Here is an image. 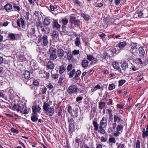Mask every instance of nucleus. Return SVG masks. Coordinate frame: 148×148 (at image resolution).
<instances>
[{"label": "nucleus", "instance_id": "obj_25", "mask_svg": "<svg viewBox=\"0 0 148 148\" xmlns=\"http://www.w3.org/2000/svg\"><path fill=\"white\" fill-rule=\"evenodd\" d=\"M51 23V20L48 17L45 18L44 19V23L46 25H49Z\"/></svg>", "mask_w": 148, "mask_h": 148}, {"label": "nucleus", "instance_id": "obj_19", "mask_svg": "<svg viewBox=\"0 0 148 148\" xmlns=\"http://www.w3.org/2000/svg\"><path fill=\"white\" fill-rule=\"evenodd\" d=\"M125 42H122L119 43L117 44L118 47L120 48V50H122L123 48L126 45Z\"/></svg>", "mask_w": 148, "mask_h": 148}, {"label": "nucleus", "instance_id": "obj_20", "mask_svg": "<svg viewBox=\"0 0 148 148\" xmlns=\"http://www.w3.org/2000/svg\"><path fill=\"white\" fill-rule=\"evenodd\" d=\"M88 62L86 60H84L82 61L81 64L82 66L84 68L87 67L88 65Z\"/></svg>", "mask_w": 148, "mask_h": 148}, {"label": "nucleus", "instance_id": "obj_17", "mask_svg": "<svg viewBox=\"0 0 148 148\" xmlns=\"http://www.w3.org/2000/svg\"><path fill=\"white\" fill-rule=\"evenodd\" d=\"M48 37L46 35H44L42 38V41L43 45L45 46H46L47 45L48 42Z\"/></svg>", "mask_w": 148, "mask_h": 148}, {"label": "nucleus", "instance_id": "obj_63", "mask_svg": "<svg viewBox=\"0 0 148 148\" xmlns=\"http://www.w3.org/2000/svg\"><path fill=\"white\" fill-rule=\"evenodd\" d=\"M107 140V138L104 136H102L101 138V141L102 142H106Z\"/></svg>", "mask_w": 148, "mask_h": 148}, {"label": "nucleus", "instance_id": "obj_38", "mask_svg": "<svg viewBox=\"0 0 148 148\" xmlns=\"http://www.w3.org/2000/svg\"><path fill=\"white\" fill-rule=\"evenodd\" d=\"M31 119L32 121L35 122L37 121L38 118L36 116L32 114L31 116Z\"/></svg>", "mask_w": 148, "mask_h": 148}, {"label": "nucleus", "instance_id": "obj_21", "mask_svg": "<svg viewBox=\"0 0 148 148\" xmlns=\"http://www.w3.org/2000/svg\"><path fill=\"white\" fill-rule=\"evenodd\" d=\"M121 66L122 69L124 71H126L128 68V64L126 62L123 63L121 65Z\"/></svg>", "mask_w": 148, "mask_h": 148}, {"label": "nucleus", "instance_id": "obj_42", "mask_svg": "<svg viewBox=\"0 0 148 148\" xmlns=\"http://www.w3.org/2000/svg\"><path fill=\"white\" fill-rule=\"evenodd\" d=\"M103 127H99V130H98V131L100 133L103 134H105L106 132L105 130L103 128Z\"/></svg>", "mask_w": 148, "mask_h": 148}, {"label": "nucleus", "instance_id": "obj_1", "mask_svg": "<svg viewBox=\"0 0 148 148\" xmlns=\"http://www.w3.org/2000/svg\"><path fill=\"white\" fill-rule=\"evenodd\" d=\"M44 110L45 112V113L47 115L52 116L54 113V109L50 107V105L47 103H44L43 106Z\"/></svg>", "mask_w": 148, "mask_h": 148}, {"label": "nucleus", "instance_id": "obj_23", "mask_svg": "<svg viewBox=\"0 0 148 148\" xmlns=\"http://www.w3.org/2000/svg\"><path fill=\"white\" fill-rule=\"evenodd\" d=\"M81 16L84 18L86 21H88L90 18V16L87 14H85L83 13H81Z\"/></svg>", "mask_w": 148, "mask_h": 148}, {"label": "nucleus", "instance_id": "obj_12", "mask_svg": "<svg viewBox=\"0 0 148 148\" xmlns=\"http://www.w3.org/2000/svg\"><path fill=\"white\" fill-rule=\"evenodd\" d=\"M18 60L19 61L23 62L26 60V58L23 53H20L18 57Z\"/></svg>", "mask_w": 148, "mask_h": 148}, {"label": "nucleus", "instance_id": "obj_28", "mask_svg": "<svg viewBox=\"0 0 148 148\" xmlns=\"http://www.w3.org/2000/svg\"><path fill=\"white\" fill-rule=\"evenodd\" d=\"M105 103L104 102L100 101L99 103V108L101 109L103 108L105 106Z\"/></svg>", "mask_w": 148, "mask_h": 148}, {"label": "nucleus", "instance_id": "obj_51", "mask_svg": "<svg viewBox=\"0 0 148 148\" xmlns=\"http://www.w3.org/2000/svg\"><path fill=\"white\" fill-rule=\"evenodd\" d=\"M51 77H52L53 78V79H58V75L56 74H52L51 75Z\"/></svg>", "mask_w": 148, "mask_h": 148}, {"label": "nucleus", "instance_id": "obj_31", "mask_svg": "<svg viewBox=\"0 0 148 148\" xmlns=\"http://www.w3.org/2000/svg\"><path fill=\"white\" fill-rule=\"evenodd\" d=\"M106 110L109 113V119H111L112 118L113 115H112V111L110 109H107Z\"/></svg>", "mask_w": 148, "mask_h": 148}, {"label": "nucleus", "instance_id": "obj_34", "mask_svg": "<svg viewBox=\"0 0 148 148\" xmlns=\"http://www.w3.org/2000/svg\"><path fill=\"white\" fill-rule=\"evenodd\" d=\"M8 36L9 37L10 40H14L16 39V36L13 34H8Z\"/></svg>", "mask_w": 148, "mask_h": 148}, {"label": "nucleus", "instance_id": "obj_7", "mask_svg": "<svg viewBox=\"0 0 148 148\" xmlns=\"http://www.w3.org/2000/svg\"><path fill=\"white\" fill-rule=\"evenodd\" d=\"M114 122L118 124L121 123L123 121V120L119 117L117 113L114 115Z\"/></svg>", "mask_w": 148, "mask_h": 148}, {"label": "nucleus", "instance_id": "obj_55", "mask_svg": "<svg viewBox=\"0 0 148 148\" xmlns=\"http://www.w3.org/2000/svg\"><path fill=\"white\" fill-rule=\"evenodd\" d=\"M11 131L12 132L15 133L16 134H17L18 133V131L17 130H16L14 128H12L11 129Z\"/></svg>", "mask_w": 148, "mask_h": 148}, {"label": "nucleus", "instance_id": "obj_9", "mask_svg": "<svg viewBox=\"0 0 148 148\" xmlns=\"http://www.w3.org/2000/svg\"><path fill=\"white\" fill-rule=\"evenodd\" d=\"M77 88L75 85L70 86L68 88L67 91L69 93H72L77 92Z\"/></svg>", "mask_w": 148, "mask_h": 148}, {"label": "nucleus", "instance_id": "obj_32", "mask_svg": "<svg viewBox=\"0 0 148 148\" xmlns=\"http://www.w3.org/2000/svg\"><path fill=\"white\" fill-rule=\"evenodd\" d=\"M112 65L113 68L115 69L116 70L119 69V65L118 63L116 62H114L113 63Z\"/></svg>", "mask_w": 148, "mask_h": 148}, {"label": "nucleus", "instance_id": "obj_22", "mask_svg": "<svg viewBox=\"0 0 148 148\" xmlns=\"http://www.w3.org/2000/svg\"><path fill=\"white\" fill-rule=\"evenodd\" d=\"M142 137L144 138L145 137L148 136V131L143 128L142 131Z\"/></svg>", "mask_w": 148, "mask_h": 148}, {"label": "nucleus", "instance_id": "obj_41", "mask_svg": "<svg viewBox=\"0 0 148 148\" xmlns=\"http://www.w3.org/2000/svg\"><path fill=\"white\" fill-rule=\"evenodd\" d=\"M49 8L51 11H53L57 8V6L56 5H50Z\"/></svg>", "mask_w": 148, "mask_h": 148}, {"label": "nucleus", "instance_id": "obj_40", "mask_svg": "<svg viewBox=\"0 0 148 148\" xmlns=\"http://www.w3.org/2000/svg\"><path fill=\"white\" fill-rule=\"evenodd\" d=\"M115 88V86L114 84L112 83L109 84L108 89L109 90H111Z\"/></svg>", "mask_w": 148, "mask_h": 148}, {"label": "nucleus", "instance_id": "obj_62", "mask_svg": "<svg viewBox=\"0 0 148 148\" xmlns=\"http://www.w3.org/2000/svg\"><path fill=\"white\" fill-rule=\"evenodd\" d=\"M108 56V53L106 52H104L103 54L102 55V57L103 58H105Z\"/></svg>", "mask_w": 148, "mask_h": 148}, {"label": "nucleus", "instance_id": "obj_59", "mask_svg": "<svg viewBox=\"0 0 148 148\" xmlns=\"http://www.w3.org/2000/svg\"><path fill=\"white\" fill-rule=\"evenodd\" d=\"M4 92H5L4 90H0V97H4L5 95V94L4 93Z\"/></svg>", "mask_w": 148, "mask_h": 148}, {"label": "nucleus", "instance_id": "obj_13", "mask_svg": "<svg viewBox=\"0 0 148 148\" xmlns=\"http://www.w3.org/2000/svg\"><path fill=\"white\" fill-rule=\"evenodd\" d=\"M30 65L31 67L33 69L35 70L37 68L38 65L36 62L34 60H32L31 61Z\"/></svg>", "mask_w": 148, "mask_h": 148}, {"label": "nucleus", "instance_id": "obj_49", "mask_svg": "<svg viewBox=\"0 0 148 148\" xmlns=\"http://www.w3.org/2000/svg\"><path fill=\"white\" fill-rule=\"evenodd\" d=\"M73 68V65L71 64H69L67 67V70L68 71H70Z\"/></svg>", "mask_w": 148, "mask_h": 148}, {"label": "nucleus", "instance_id": "obj_46", "mask_svg": "<svg viewBox=\"0 0 148 148\" xmlns=\"http://www.w3.org/2000/svg\"><path fill=\"white\" fill-rule=\"evenodd\" d=\"M73 125H70L69 124V132L70 134H71L73 132Z\"/></svg>", "mask_w": 148, "mask_h": 148}, {"label": "nucleus", "instance_id": "obj_18", "mask_svg": "<svg viewBox=\"0 0 148 148\" xmlns=\"http://www.w3.org/2000/svg\"><path fill=\"white\" fill-rule=\"evenodd\" d=\"M20 22L21 23L22 27H23V26L25 24V22L24 20L22 18H20L19 20H18L17 21V24L20 27H21V25Z\"/></svg>", "mask_w": 148, "mask_h": 148}, {"label": "nucleus", "instance_id": "obj_39", "mask_svg": "<svg viewBox=\"0 0 148 148\" xmlns=\"http://www.w3.org/2000/svg\"><path fill=\"white\" fill-rule=\"evenodd\" d=\"M108 140L110 143H116L115 138L114 137L109 138Z\"/></svg>", "mask_w": 148, "mask_h": 148}, {"label": "nucleus", "instance_id": "obj_27", "mask_svg": "<svg viewBox=\"0 0 148 148\" xmlns=\"http://www.w3.org/2000/svg\"><path fill=\"white\" fill-rule=\"evenodd\" d=\"M138 50L139 51V53L140 56H143L145 54V51L143 48L142 47H140L138 48Z\"/></svg>", "mask_w": 148, "mask_h": 148}, {"label": "nucleus", "instance_id": "obj_3", "mask_svg": "<svg viewBox=\"0 0 148 148\" xmlns=\"http://www.w3.org/2000/svg\"><path fill=\"white\" fill-rule=\"evenodd\" d=\"M49 51L50 53V58L51 60H55L56 59L57 56L56 54V51L55 48L53 47H50Z\"/></svg>", "mask_w": 148, "mask_h": 148}, {"label": "nucleus", "instance_id": "obj_44", "mask_svg": "<svg viewBox=\"0 0 148 148\" xmlns=\"http://www.w3.org/2000/svg\"><path fill=\"white\" fill-rule=\"evenodd\" d=\"M126 82L125 79H122L119 81V86H121L122 85Z\"/></svg>", "mask_w": 148, "mask_h": 148}, {"label": "nucleus", "instance_id": "obj_54", "mask_svg": "<svg viewBox=\"0 0 148 148\" xmlns=\"http://www.w3.org/2000/svg\"><path fill=\"white\" fill-rule=\"evenodd\" d=\"M63 79V78L62 77H60L59 78L58 83L60 85H61L62 83V81Z\"/></svg>", "mask_w": 148, "mask_h": 148}, {"label": "nucleus", "instance_id": "obj_57", "mask_svg": "<svg viewBox=\"0 0 148 148\" xmlns=\"http://www.w3.org/2000/svg\"><path fill=\"white\" fill-rule=\"evenodd\" d=\"M73 55L72 54H69V53H68V54L67 55V57L69 60H71L73 58Z\"/></svg>", "mask_w": 148, "mask_h": 148}, {"label": "nucleus", "instance_id": "obj_48", "mask_svg": "<svg viewBox=\"0 0 148 148\" xmlns=\"http://www.w3.org/2000/svg\"><path fill=\"white\" fill-rule=\"evenodd\" d=\"M86 57L87 59L90 61L92 60L94 57L92 55H87Z\"/></svg>", "mask_w": 148, "mask_h": 148}, {"label": "nucleus", "instance_id": "obj_58", "mask_svg": "<svg viewBox=\"0 0 148 148\" xmlns=\"http://www.w3.org/2000/svg\"><path fill=\"white\" fill-rule=\"evenodd\" d=\"M78 109L77 107H75L73 110L74 112L75 113V114H76V115H77V113L78 112Z\"/></svg>", "mask_w": 148, "mask_h": 148}, {"label": "nucleus", "instance_id": "obj_61", "mask_svg": "<svg viewBox=\"0 0 148 148\" xmlns=\"http://www.w3.org/2000/svg\"><path fill=\"white\" fill-rule=\"evenodd\" d=\"M68 121L69 123V124H70V125H73V124L74 123V120H73V119H68Z\"/></svg>", "mask_w": 148, "mask_h": 148}, {"label": "nucleus", "instance_id": "obj_10", "mask_svg": "<svg viewBox=\"0 0 148 148\" xmlns=\"http://www.w3.org/2000/svg\"><path fill=\"white\" fill-rule=\"evenodd\" d=\"M57 55L58 57L62 58L65 54L64 51L62 49H58L57 51Z\"/></svg>", "mask_w": 148, "mask_h": 148}, {"label": "nucleus", "instance_id": "obj_64", "mask_svg": "<svg viewBox=\"0 0 148 148\" xmlns=\"http://www.w3.org/2000/svg\"><path fill=\"white\" fill-rule=\"evenodd\" d=\"M47 87L49 90H51L53 88V86L51 83H49L47 85Z\"/></svg>", "mask_w": 148, "mask_h": 148}, {"label": "nucleus", "instance_id": "obj_5", "mask_svg": "<svg viewBox=\"0 0 148 148\" xmlns=\"http://www.w3.org/2000/svg\"><path fill=\"white\" fill-rule=\"evenodd\" d=\"M107 116L103 117L100 121L99 127H105L107 125Z\"/></svg>", "mask_w": 148, "mask_h": 148}, {"label": "nucleus", "instance_id": "obj_33", "mask_svg": "<svg viewBox=\"0 0 148 148\" xmlns=\"http://www.w3.org/2000/svg\"><path fill=\"white\" fill-rule=\"evenodd\" d=\"M92 124L94 127L95 130L97 131L99 128V125L97 124V122L94 121H93Z\"/></svg>", "mask_w": 148, "mask_h": 148}, {"label": "nucleus", "instance_id": "obj_30", "mask_svg": "<svg viewBox=\"0 0 148 148\" xmlns=\"http://www.w3.org/2000/svg\"><path fill=\"white\" fill-rule=\"evenodd\" d=\"M102 88V85L101 84H97L94 87V89L92 90V91H95L97 89H100Z\"/></svg>", "mask_w": 148, "mask_h": 148}, {"label": "nucleus", "instance_id": "obj_15", "mask_svg": "<svg viewBox=\"0 0 148 148\" xmlns=\"http://www.w3.org/2000/svg\"><path fill=\"white\" fill-rule=\"evenodd\" d=\"M30 76V72L28 71H25L23 75V77L26 79H29Z\"/></svg>", "mask_w": 148, "mask_h": 148}, {"label": "nucleus", "instance_id": "obj_6", "mask_svg": "<svg viewBox=\"0 0 148 148\" xmlns=\"http://www.w3.org/2000/svg\"><path fill=\"white\" fill-rule=\"evenodd\" d=\"M36 31L35 27L32 26L27 31V36L28 37L30 36H32V35L36 36L35 34Z\"/></svg>", "mask_w": 148, "mask_h": 148}, {"label": "nucleus", "instance_id": "obj_26", "mask_svg": "<svg viewBox=\"0 0 148 148\" xmlns=\"http://www.w3.org/2000/svg\"><path fill=\"white\" fill-rule=\"evenodd\" d=\"M65 67L64 65H62L60 66L59 70V73L60 74H62L65 71Z\"/></svg>", "mask_w": 148, "mask_h": 148}, {"label": "nucleus", "instance_id": "obj_52", "mask_svg": "<svg viewBox=\"0 0 148 148\" xmlns=\"http://www.w3.org/2000/svg\"><path fill=\"white\" fill-rule=\"evenodd\" d=\"M67 110L68 112L70 114H72L73 112V110L72 107L71 106H69Z\"/></svg>", "mask_w": 148, "mask_h": 148}, {"label": "nucleus", "instance_id": "obj_11", "mask_svg": "<svg viewBox=\"0 0 148 148\" xmlns=\"http://www.w3.org/2000/svg\"><path fill=\"white\" fill-rule=\"evenodd\" d=\"M41 109L38 106H33L32 107V110L33 112L35 114H37Z\"/></svg>", "mask_w": 148, "mask_h": 148}, {"label": "nucleus", "instance_id": "obj_35", "mask_svg": "<svg viewBox=\"0 0 148 148\" xmlns=\"http://www.w3.org/2000/svg\"><path fill=\"white\" fill-rule=\"evenodd\" d=\"M12 7V5L10 4H8L5 6V9L7 11L11 10Z\"/></svg>", "mask_w": 148, "mask_h": 148}, {"label": "nucleus", "instance_id": "obj_56", "mask_svg": "<svg viewBox=\"0 0 148 148\" xmlns=\"http://www.w3.org/2000/svg\"><path fill=\"white\" fill-rule=\"evenodd\" d=\"M130 69H131L133 71H135L137 70L138 69L137 67H136V66H132L131 67H130Z\"/></svg>", "mask_w": 148, "mask_h": 148}, {"label": "nucleus", "instance_id": "obj_2", "mask_svg": "<svg viewBox=\"0 0 148 148\" xmlns=\"http://www.w3.org/2000/svg\"><path fill=\"white\" fill-rule=\"evenodd\" d=\"M137 43H136L132 42L130 46V52L134 56H136L138 53V49L137 47Z\"/></svg>", "mask_w": 148, "mask_h": 148}, {"label": "nucleus", "instance_id": "obj_50", "mask_svg": "<svg viewBox=\"0 0 148 148\" xmlns=\"http://www.w3.org/2000/svg\"><path fill=\"white\" fill-rule=\"evenodd\" d=\"M62 23L64 25H66L68 23V20L66 18H63L62 19Z\"/></svg>", "mask_w": 148, "mask_h": 148}, {"label": "nucleus", "instance_id": "obj_45", "mask_svg": "<svg viewBox=\"0 0 148 148\" xmlns=\"http://www.w3.org/2000/svg\"><path fill=\"white\" fill-rule=\"evenodd\" d=\"M79 50H74L72 52V55H76L79 54Z\"/></svg>", "mask_w": 148, "mask_h": 148}, {"label": "nucleus", "instance_id": "obj_14", "mask_svg": "<svg viewBox=\"0 0 148 148\" xmlns=\"http://www.w3.org/2000/svg\"><path fill=\"white\" fill-rule=\"evenodd\" d=\"M144 14L142 11H139L136 12L134 15L135 18H141L144 16Z\"/></svg>", "mask_w": 148, "mask_h": 148}, {"label": "nucleus", "instance_id": "obj_4", "mask_svg": "<svg viewBox=\"0 0 148 148\" xmlns=\"http://www.w3.org/2000/svg\"><path fill=\"white\" fill-rule=\"evenodd\" d=\"M13 108L16 110L18 112H19L21 114H23V110L24 108V105L22 104H19L17 105L14 104Z\"/></svg>", "mask_w": 148, "mask_h": 148}, {"label": "nucleus", "instance_id": "obj_16", "mask_svg": "<svg viewBox=\"0 0 148 148\" xmlns=\"http://www.w3.org/2000/svg\"><path fill=\"white\" fill-rule=\"evenodd\" d=\"M47 68L50 69H53L54 67V64L51 61H48L47 63Z\"/></svg>", "mask_w": 148, "mask_h": 148}, {"label": "nucleus", "instance_id": "obj_37", "mask_svg": "<svg viewBox=\"0 0 148 148\" xmlns=\"http://www.w3.org/2000/svg\"><path fill=\"white\" fill-rule=\"evenodd\" d=\"M36 25L38 29H41L43 27V25L40 21H39L38 23H36Z\"/></svg>", "mask_w": 148, "mask_h": 148}, {"label": "nucleus", "instance_id": "obj_53", "mask_svg": "<svg viewBox=\"0 0 148 148\" xmlns=\"http://www.w3.org/2000/svg\"><path fill=\"white\" fill-rule=\"evenodd\" d=\"M119 131H117L115 132L113 134V135L114 136L116 137L119 136L120 135V132Z\"/></svg>", "mask_w": 148, "mask_h": 148}, {"label": "nucleus", "instance_id": "obj_36", "mask_svg": "<svg viewBox=\"0 0 148 148\" xmlns=\"http://www.w3.org/2000/svg\"><path fill=\"white\" fill-rule=\"evenodd\" d=\"M75 44L77 47H79L80 45V39L78 37L76 38L75 41Z\"/></svg>", "mask_w": 148, "mask_h": 148}, {"label": "nucleus", "instance_id": "obj_43", "mask_svg": "<svg viewBox=\"0 0 148 148\" xmlns=\"http://www.w3.org/2000/svg\"><path fill=\"white\" fill-rule=\"evenodd\" d=\"M75 69H73L71 71L69 74V77L70 78H71L73 77L74 74L75 73Z\"/></svg>", "mask_w": 148, "mask_h": 148}, {"label": "nucleus", "instance_id": "obj_8", "mask_svg": "<svg viewBox=\"0 0 148 148\" xmlns=\"http://www.w3.org/2000/svg\"><path fill=\"white\" fill-rule=\"evenodd\" d=\"M70 21L71 24H74L77 26H79L80 25V21L77 19H76L75 17L73 16L71 17L70 18Z\"/></svg>", "mask_w": 148, "mask_h": 148}, {"label": "nucleus", "instance_id": "obj_60", "mask_svg": "<svg viewBox=\"0 0 148 148\" xmlns=\"http://www.w3.org/2000/svg\"><path fill=\"white\" fill-rule=\"evenodd\" d=\"M81 73V71L79 70L77 71L75 73V77H78Z\"/></svg>", "mask_w": 148, "mask_h": 148}, {"label": "nucleus", "instance_id": "obj_47", "mask_svg": "<svg viewBox=\"0 0 148 148\" xmlns=\"http://www.w3.org/2000/svg\"><path fill=\"white\" fill-rule=\"evenodd\" d=\"M58 36V32L57 31H53L52 33V36L53 37L57 38Z\"/></svg>", "mask_w": 148, "mask_h": 148}, {"label": "nucleus", "instance_id": "obj_24", "mask_svg": "<svg viewBox=\"0 0 148 148\" xmlns=\"http://www.w3.org/2000/svg\"><path fill=\"white\" fill-rule=\"evenodd\" d=\"M53 26V27H55L57 29H59L60 27V25L58 23L57 21L55 20L54 21Z\"/></svg>", "mask_w": 148, "mask_h": 148}, {"label": "nucleus", "instance_id": "obj_29", "mask_svg": "<svg viewBox=\"0 0 148 148\" xmlns=\"http://www.w3.org/2000/svg\"><path fill=\"white\" fill-rule=\"evenodd\" d=\"M123 125L120 123L119 124H118V125H117L116 130L117 131H120L123 130Z\"/></svg>", "mask_w": 148, "mask_h": 148}]
</instances>
